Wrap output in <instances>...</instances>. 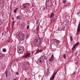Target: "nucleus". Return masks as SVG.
<instances>
[{
    "label": "nucleus",
    "mask_w": 80,
    "mask_h": 80,
    "mask_svg": "<svg viewBox=\"0 0 80 80\" xmlns=\"http://www.w3.org/2000/svg\"><path fill=\"white\" fill-rule=\"evenodd\" d=\"M50 4H51L50 1L49 0H47L46 2V5H47L48 7H50Z\"/></svg>",
    "instance_id": "0eeeda50"
},
{
    "label": "nucleus",
    "mask_w": 80,
    "mask_h": 80,
    "mask_svg": "<svg viewBox=\"0 0 80 80\" xmlns=\"http://www.w3.org/2000/svg\"><path fill=\"white\" fill-rule=\"evenodd\" d=\"M53 60H54V57L53 56V55L52 54L51 57L49 59L48 61H50V62H52Z\"/></svg>",
    "instance_id": "423d86ee"
},
{
    "label": "nucleus",
    "mask_w": 80,
    "mask_h": 80,
    "mask_svg": "<svg viewBox=\"0 0 80 80\" xmlns=\"http://www.w3.org/2000/svg\"><path fill=\"white\" fill-rule=\"evenodd\" d=\"M16 18L18 20H22V16H21L18 15V16L16 17Z\"/></svg>",
    "instance_id": "1a4fd4ad"
},
{
    "label": "nucleus",
    "mask_w": 80,
    "mask_h": 80,
    "mask_svg": "<svg viewBox=\"0 0 80 80\" xmlns=\"http://www.w3.org/2000/svg\"><path fill=\"white\" fill-rule=\"evenodd\" d=\"M56 47H58V43H57L56 44Z\"/></svg>",
    "instance_id": "7c9ffc66"
},
{
    "label": "nucleus",
    "mask_w": 80,
    "mask_h": 80,
    "mask_svg": "<svg viewBox=\"0 0 80 80\" xmlns=\"http://www.w3.org/2000/svg\"><path fill=\"white\" fill-rule=\"evenodd\" d=\"M41 43V40L40 38H38L36 41L34 42V46L36 47H39Z\"/></svg>",
    "instance_id": "f257e3e1"
},
{
    "label": "nucleus",
    "mask_w": 80,
    "mask_h": 80,
    "mask_svg": "<svg viewBox=\"0 0 80 80\" xmlns=\"http://www.w3.org/2000/svg\"><path fill=\"white\" fill-rule=\"evenodd\" d=\"M27 22H28V23H30V21L28 20Z\"/></svg>",
    "instance_id": "e433bc0d"
},
{
    "label": "nucleus",
    "mask_w": 80,
    "mask_h": 80,
    "mask_svg": "<svg viewBox=\"0 0 80 80\" xmlns=\"http://www.w3.org/2000/svg\"><path fill=\"white\" fill-rule=\"evenodd\" d=\"M45 9H46V7L44 6H43L42 8V11H45Z\"/></svg>",
    "instance_id": "6ab92c4d"
},
{
    "label": "nucleus",
    "mask_w": 80,
    "mask_h": 80,
    "mask_svg": "<svg viewBox=\"0 0 80 80\" xmlns=\"http://www.w3.org/2000/svg\"><path fill=\"white\" fill-rule=\"evenodd\" d=\"M77 73L76 71H74L73 73L72 74V75H73V74H75Z\"/></svg>",
    "instance_id": "a878e982"
},
{
    "label": "nucleus",
    "mask_w": 80,
    "mask_h": 80,
    "mask_svg": "<svg viewBox=\"0 0 80 80\" xmlns=\"http://www.w3.org/2000/svg\"><path fill=\"white\" fill-rule=\"evenodd\" d=\"M28 28H29V25H28L27 26V30H28Z\"/></svg>",
    "instance_id": "473e14b6"
},
{
    "label": "nucleus",
    "mask_w": 80,
    "mask_h": 80,
    "mask_svg": "<svg viewBox=\"0 0 80 80\" xmlns=\"http://www.w3.org/2000/svg\"><path fill=\"white\" fill-rule=\"evenodd\" d=\"M16 74L17 75H18V72H16Z\"/></svg>",
    "instance_id": "4c0bfd02"
},
{
    "label": "nucleus",
    "mask_w": 80,
    "mask_h": 80,
    "mask_svg": "<svg viewBox=\"0 0 80 80\" xmlns=\"http://www.w3.org/2000/svg\"><path fill=\"white\" fill-rule=\"evenodd\" d=\"M26 55V57H31V56H32V55H31V53L29 52L27 53Z\"/></svg>",
    "instance_id": "ddd939ff"
},
{
    "label": "nucleus",
    "mask_w": 80,
    "mask_h": 80,
    "mask_svg": "<svg viewBox=\"0 0 80 80\" xmlns=\"http://www.w3.org/2000/svg\"><path fill=\"white\" fill-rule=\"evenodd\" d=\"M79 44V42H78L77 43H76L74 46L73 47V48H72V51L73 50V48H75L76 46H77V45H78Z\"/></svg>",
    "instance_id": "6e6552de"
},
{
    "label": "nucleus",
    "mask_w": 80,
    "mask_h": 80,
    "mask_svg": "<svg viewBox=\"0 0 80 80\" xmlns=\"http://www.w3.org/2000/svg\"><path fill=\"white\" fill-rule=\"evenodd\" d=\"M5 57V54H2L0 56V59H2L3 58V57Z\"/></svg>",
    "instance_id": "9b49d317"
},
{
    "label": "nucleus",
    "mask_w": 80,
    "mask_h": 80,
    "mask_svg": "<svg viewBox=\"0 0 80 80\" xmlns=\"http://www.w3.org/2000/svg\"><path fill=\"white\" fill-rule=\"evenodd\" d=\"M20 35V33H17V36H19V35Z\"/></svg>",
    "instance_id": "c9c22d12"
},
{
    "label": "nucleus",
    "mask_w": 80,
    "mask_h": 80,
    "mask_svg": "<svg viewBox=\"0 0 80 80\" xmlns=\"http://www.w3.org/2000/svg\"><path fill=\"white\" fill-rule=\"evenodd\" d=\"M55 20H56V18H55L51 19V21H52L53 23V22H55Z\"/></svg>",
    "instance_id": "a211bd4d"
},
{
    "label": "nucleus",
    "mask_w": 80,
    "mask_h": 80,
    "mask_svg": "<svg viewBox=\"0 0 80 80\" xmlns=\"http://www.w3.org/2000/svg\"><path fill=\"white\" fill-rule=\"evenodd\" d=\"M2 24V20H0V25H1Z\"/></svg>",
    "instance_id": "2f4dec72"
},
{
    "label": "nucleus",
    "mask_w": 80,
    "mask_h": 80,
    "mask_svg": "<svg viewBox=\"0 0 80 80\" xmlns=\"http://www.w3.org/2000/svg\"><path fill=\"white\" fill-rule=\"evenodd\" d=\"M13 80H16V79H14Z\"/></svg>",
    "instance_id": "37998d69"
},
{
    "label": "nucleus",
    "mask_w": 80,
    "mask_h": 80,
    "mask_svg": "<svg viewBox=\"0 0 80 80\" xmlns=\"http://www.w3.org/2000/svg\"><path fill=\"white\" fill-rule=\"evenodd\" d=\"M62 57L64 59H65L66 58V54H64L62 56Z\"/></svg>",
    "instance_id": "f3484780"
},
{
    "label": "nucleus",
    "mask_w": 80,
    "mask_h": 80,
    "mask_svg": "<svg viewBox=\"0 0 80 80\" xmlns=\"http://www.w3.org/2000/svg\"><path fill=\"white\" fill-rule=\"evenodd\" d=\"M54 17V14H53V13L52 12L51 14V15H50V18H52V17Z\"/></svg>",
    "instance_id": "dca6fc26"
},
{
    "label": "nucleus",
    "mask_w": 80,
    "mask_h": 80,
    "mask_svg": "<svg viewBox=\"0 0 80 80\" xmlns=\"http://www.w3.org/2000/svg\"><path fill=\"white\" fill-rule=\"evenodd\" d=\"M24 48H22V49H18L17 51L18 53L20 54H22L23 53V52H24Z\"/></svg>",
    "instance_id": "39448f33"
},
{
    "label": "nucleus",
    "mask_w": 80,
    "mask_h": 80,
    "mask_svg": "<svg viewBox=\"0 0 80 80\" xmlns=\"http://www.w3.org/2000/svg\"><path fill=\"white\" fill-rule=\"evenodd\" d=\"M70 38L71 39V41H72V40H73V37L72 36L70 37Z\"/></svg>",
    "instance_id": "bb28decb"
},
{
    "label": "nucleus",
    "mask_w": 80,
    "mask_h": 80,
    "mask_svg": "<svg viewBox=\"0 0 80 80\" xmlns=\"http://www.w3.org/2000/svg\"><path fill=\"white\" fill-rule=\"evenodd\" d=\"M40 25V23H38V25H37V27H38V28H37V30L38 31H39V25Z\"/></svg>",
    "instance_id": "2eb2a0df"
},
{
    "label": "nucleus",
    "mask_w": 80,
    "mask_h": 80,
    "mask_svg": "<svg viewBox=\"0 0 80 80\" xmlns=\"http://www.w3.org/2000/svg\"><path fill=\"white\" fill-rule=\"evenodd\" d=\"M47 60V58L45 57L44 56H41L40 58L39 62L41 63H42L44 62V60Z\"/></svg>",
    "instance_id": "f03ea898"
},
{
    "label": "nucleus",
    "mask_w": 80,
    "mask_h": 80,
    "mask_svg": "<svg viewBox=\"0 0 80 80\" xmlns=\"http://www.w3.org/2000/svg\"><path fill=\"white\" fill-rule=\"evenodd\" d=\"M40 22V20L38 19L36 22V25H38V23H39Z\"/></svg>",
    "instance_id": "aec40b11"
},
{
    "label": "nucleus",
    "mask_w": 80,
    "mask_h": 80,
    "mask_svg": "<svg viewBox=\"0 0 80 80\" xmlns=\"http://www.w3.org/2000/svg\"><path fill=\"white\" fill-rule=\"evenodd\" d=\"M35 29H33L32 31V33H35Z\"/></svg>",
    "instance_id": "c85d7f7f"
},
{
    "label": "nucleus",
    "mask_w": 80,
    "mask_h": 80,
    "mask_svg": "<svg viewBox=\"0 0 80 80\" xmlns=\"http://www.w3.org/2000/svg\"><path fill=\"white\" fill-rule=\"evenodd\" d=\"M78 51H77L75 54V56H77V54H78Z\"/></svg>",
    "instance_id": "cd10ccee"
},
{
    "label": "nucleus",
    "mask_w": 80,
    "mask_h": 80,
    "mask_svg": "<svg viewBox=\"0 0 80 80\" xmlns=\"http://www.w3.org/2000/svg\"><path fill=\"white\" fill-rule=\"evenodd\" d=\"M64 7H66V5H64Z\"/></svg>",
    "instance_id": "79ce46f5"
},
{
    "label": "nucleus",
    "mask_w": 80,
    "mask_h": 80,
    "mask_svg": "<svg viewBox=\"0 0 80 80\" xmlns=\"http://www.w3.org/2000/svg\"><path fill=\"white\" fill-rule=\"evenodd\" d=\"M54 78H52V80H53V79H54Z\"/></svg>",
    "instance_id": "58836bf2"
},
{
    "label": "nucleus",
    "mask_w": 80,
    "mask_h": 80,
    "mask_svg": "<svg viewBox=\"0 0 80 80\" xmlns=\"http://www.w3.org/2000/svg\"><path fill=\"white\" fill-rule=\"evenodd\" d=\"M18 49H22V48H24V47L20 45L18 46Z\"/></svg>",
    "instance_id": "9d476101"
},
{
    "label": "nucleus",
    "mask_w": 80,
    "mask_h": 80,
    "mask_svg": "<svg viewBox=\"0 0 80 80\" xmlns=\"http://www.w3.org/2000/svg\"><path fill=\"white\" fill-rule=\"evenodd\" d=\"M62 2H63V3H64V4H65V3L66 2V0H62Z\"/></svg>",
    "instance_id": "393cba45"
},
{
    "label": "nucleus",
    "mask_w": 80,
    "mask_h": 80,
    "mask_svg": "<svg viewBox=\"0 0 80 80\" xmlns=\"http://www.w3.org/2000/svg\"><path fill=\"white\" fill-rule=\"evenodd\" d=\"M6 51H7V49H2V52H6Z\"/></svg>",
    "instance_id": "5701e85b"
},
{
    "label": "nucleus",
    "mask_w": 80,
    "mask_h": 80,
    "mask_svg": "<svg viewBox=\"0 0 80 80\" xmlns=\"http://www.w3.org/2000/svg\"><path fill=\"white\" fill-rule=\"evenodd\" d=\"M80 13V10H79L78 12L77 15H79Z\"/></svg>",
    "instance_id": "c756f323"
},
{
    "label": "nucleus",
    "mask_w": 80,
    "mask_h": 80,
    "mask_svg": "<svg viewBox=\"0 0 80 80\" xmlns=\"http://www.w3.org/2000/svg\"><path fill=\"white\" fill-rule=\"evenodd\" d=\"M54 41L58 44L59 43H60V41L57 40V39H54Z\"/></svg>",
    "instance_id": "4468645a"
},
{
    "label": "nucleus",
    "mask_w": 80,
    "mask_h": 80,
    "mask_svg": "<svg viewBox=\"0 0 80 80\" xmlns=\"http://www.w3.org/2000/svg\"><path fill=\"white\" fill-rule=\"evenodd\" d=\"M7 73H8V72H7V71L6 72V73H5V74H6V77H7Z\"/></svg>",
    "instance_id": "72a5a7b5"
},
{
    "label": "nucleus",
    "mask_w": 80,
    "mask_h": 80,
    "mask_svg": "<svg viewBox=\"0 0 80 80\" xmlns=\"http://www.w3.org/2000/svg\"><path fill=\"white\" fill-rule=\"evenodd\" d=\"M30 5V4L29 3H26L23 4L22 5V8L24 9V8H27L28 7V6Z\"/></svg>",
    "instance_id": "20e7f679"
},
{
    "label": "nucleus",
    "mask_w": 80,
    "mask_h": 80,
    "mask_svg": "<svg viewBox=\"0 0 80 80\" xmlns=\"http://www.w3.org/2000/svg\"><path fill=\"white\" fill-rule=\"evenodd\" d=\"M22 36L24 37H25V34H22Z\"/></svg>",
    "instance_id": "f704fd0d"
},
{
    "label": "nucleus",
    "mask_w": 80,
    "mask_h": 80,
    "mask_svg": "<svg viewBox=\"0 0 80 80\" xmlns=\"http://www.w3.org/2000/svg\"><path fill=\"white\" fill-rule=\"evenodd\" d=\"M18 9V8H17L14 10V13H17V11Z\"/></svg>",
    "instance_id": "412c9836"
},
{
    "label": "nucleus",
    "mask_w": 80,
    "mask_h": 80,
    "mask_svg": "<svg viewBox=\"0 0 80 80\" xmlns=\"http://www.w3.org/2000/svg\"><path fill=\"white\" fill-rule=\"evenodd\" d=\"M50 80H53V79H52V78H50Z\"/></svg>",
    "instance_id": "ea45409f"
},
{
    "label": "nucleus",
    "mask_w": 80,
    "mask_h": 80,
    "mask_svg": "<svg viewBox=\"0 0 80 80\" xmlns=\"http://www.w3.org/2000/svg\"><path fill=\"white\" fill-rule=\"evenodd\" d=\"M24 80H27V78H25L24 79Z\"/></svg>",
    "instance_id": "a19ab883"
},
{
    "label": "nucleus",
    "mask_w": 80,
    "mask_h": 80,
    "mask_svg": "<svg viewBox=\"0 0 80 80\" xmlns=\"http://www.w3.org/2000/svg\"><path fill=\"white\" fill-rule=\"evenodd\" d=\"M43 52V50L41 49H38V50H37V51H36V53H39V52Z\"/></svg>",
    "instance_id": "f8f14e48"
},
{
    "label": "nucleus",
    "mask_w": 80,
    "mask_h": 80,
    "mask_svg": "<svg viewBox=\"0 0 80 80\" xmlns=\"http://www.w3.org/2000/svg\"><path fill=\"white\" fill-rule=\"evenodd\" d=\"M80 22L79 23V24L78 25L77 29V32L76 34V35H78V36L79 35V34H80Z\"/></svg>",
    "instance_id": "7ed1b4c3"
},
{
    "label": "nucleus",
    "mask_w": 80,
    "mask_h": 80,
    "mask_svg": "<svg viewBox=\"0 0 80 80\" xmlns=\"http://www.w3.org/2000/svg\"><path fill=\"white\" fill-rule=\"evenodd\" d=\"M57 74V72H56L55 74H53L52 75V78H55V75H56V74Z\"/></svg>",
    "instance_id": "4be33fe9"
},
{
    "label": "nucleus",
    "mask_w": 80,
    "mask_h": 80,
    "mask_svg": "<svg viewBox=\"0 0 80 80\" xmlns=\"http://www.w3.org/2000/svg\"><path fill=\"white\" fill-rule=\"evenodd\" d=\"M13 22H14V21H13Z\"/></svg>",
    "instance_id": "a18cd8bd"
},
{
    "label": "nucleus",
    "mask_w": 80,
    "mask_h": 80,
    "mask_svg": "<svg viewBox=\"0 0 80 80\" xmlns=\"http://www.w3.org/2000/svg\"><path fill=\"white\" fill-rule=\"evenodd\" d=\"M66 7H68V5H66Z\"/></svg>",
    "instance_id": "c03bdc74"
},
{
    "label": "nucleus",
    "mask_w": 80,
    "mask_h": 80,
    "mask_svg": "<svg viewBox=\"0 0 80 80\" xmlns=\"http://www.w3.org/2000/svg\"><path fill=\"white\" fill-rule=\"evenodd\" d=\"M19 35H21V36H22V35H23V33H22V32H19Z\"/></svg>",
    "instance_id": "b1692460"
}]
</instances>
